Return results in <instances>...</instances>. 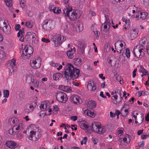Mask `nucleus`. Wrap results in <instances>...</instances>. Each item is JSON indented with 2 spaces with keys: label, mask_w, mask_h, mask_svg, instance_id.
I'll list each match as a JSON object with an SVG mask.
<instances>
[{
  "label": "nucleus",
  "mask_w": 149,
  "mask_h": 149,
  "mask_svg": "<svg viewBox=\"0 0 149 149\" xmlns=\"http://www.w3.org/2000/svg\"><path fill=\"white\" fill-rule=\"evenodd\" d=\"M65 71L62 76L68 80L72 78L76 79L79 76L80 70L78 69H75L71 63H67L65 65Z\"/></svg>",
  "instance_id": "f257e3e1"
},
{
  "label": "nucleus",
  "mask_w": 149,
  "mask_h": 149,
  "mask_svg": "<svg viewBox=\"0 0 149 149\" xmlns=\"http://www.w3.org/2000/svg\"><path fill=\"white\" fill-rule=\"evenodd\" d=\"M64 15L67 19L71 21H74L79 18L81 16L80 12L78 10H72L71 7L68 5L65 6L63 9Z\"/></svg>",
  "instance_id": "f03ea898"
},
{
  "label": "nucleus",
  "mask_w": 149,
  "mask_h": 149,
  "mask_svg": "<svg viewBox=\"0 0 149 149\" xmlns=\"http://www.w3.org/2000/svg\"><path fill=\"white\" fill-rule=\"evenodd\" d=\"M0 29L6 35H9L11 33V27L9 25L7 20L0 19Z\"/></svg>",
  "instance_id": "7ed1b4c3"
},
{
  "label": "nucleus",
  "mask_w": 149,
  "mask_h": 149,
  "mask_svg": "<svg viewBox=\"0 0 149 149\" xmlns=\"http://www.w3.org/2000/svg\"><path fill=\"white\" fill-rule=\"evenodd\" d=\"M91 128L93 131L100 134H104L106 131V127L104 126L101 127L100 123L98 122H93Z\"/></svg>",
  "instance_id": "20e7f679"
},
{
  "label": "nucleus",
  "mask_w": 149,
  "mask_h": 149,
  "mask_svg": "<svg viewBox=\"0 0 149 149\" xmlns=\"http://www.w3.org/2000/svg\"><path fill=\"white\" fill-rule=\"evenodd\" d=\"M66 40V37L60 34H56L52 36L51 40L54 43L55 46L57 47Z\"/></svg>",
  "instance_id": "39448f33"
},
{
  "label": "nucleus",
  "mask_w": 149,
  "mask_h": 149,
  "mask_svg": "<svg viewBox=\"0 0 149 149\" xmlns=\"http://www.w3.org/2000/svg\"><path fill=\"white\" fill-rule=\"evenodd\" d=\"M33 48L29 45L25 46L23 50L22 57L24 59L28 58L33 54Z\"/></svg>",
  "instance_id": "423d86ee"
},
{
  "label": "nucleus",
  "mask_w": 149,
  "mask_h": 149,
  "mask_svg": "<svg viewBox=\"0 0 149 149\" xmlns=\"http://www.w3.org/2000/svg\"><path fill=\"white\" fill-rule=\"evenodd\" d=\"M41 59L39 56H35L31 59L30 61L31 66L33 68L36 69L40 68Z\"/></svg>",
  "instance_id": "0eeeda50"
},
{
  "label": "nucleus",
  "mask_w": 149,
  "mask_h": 149,
  "mask_svg": "<svg viewBox=\"0 0 149 149\" xmlns=\"http://www.w3.org/2000/svg\"><path fill=\"white\" fill-rule=\"evenodd\" d=\"M35 131H31L30 132V134L28 136L29 139L33 141H36L38 140L41 137V134L39 131L38 129Z\"/></svg>",
  "instance_id": "6e6552de"
},
{
  "label": "nucleus",
  "mask_w": 149,
  "mask_h": 149,
  "mask_svg": "<svg viewBox=\"0 0 149 149\" xmlns=\"http://www.w3.org/2000/svg\"><path fill=\"white\" fill-rule=\"evenodd\" d=\"M56 97L58 101L62 103H65L68 100L66 94L62 92L57 93L56 95Z\"/></svg>",
  "instance_id": "1a4fd4ad"
},
{
  "label": "nucleus",
  "mask_w": 149,
  "mask_h": 149,
  "mask_svg": "<svg viewBox=\"0 0 149 149\" xmlns=\"http://www.w3.org/2000/svg\"><path fill=\"white\" fill-rule=\"evenodd\" d=\"M54 22L50 19H46L43 23L42 28L48 30L53 29L54 27Z\"/></svg>",
  "instance_id": "9d476101"
},
{
  "label": "nucleus",
  "mask_w": 149,
  "mask_h": 149,
  "mask_svg": "<svg viewBox=\"0 0 149 149\" xmlns=\"http://www.w3.org/2000/svg\"><path fill=\"white\" fill-rule=\"evenodd\" d=\"M15 63L16 60L14 58L8 61L7 65L9 69V74L10 75H12L16 70L17 67Z\"/></svg>",
  "instance_id": "9b49d317"
},
{
  "label": "nucleus",
  "mask_w": 149,
  "mask_h": 149,
  "mask_svg": "<svg viewBox=\"0 0 149 149\" xmlns=\"http://www.w3.org/2000/svg\"><path fill=\"white\" fill-rule=\"evenodd\" d=\"M139 31L137 29L132 28L131 30L128 31L130 38L132 40L136 38Z\"/></svg>",
  "instance_id": "f8f14e48"
},
{
  "label": "nucleus",
  "mask_w": 149,
  "mask_h": 149,
  "mask_svg": "<svg viewBox=\"0 0 149 149\" xmlns=\"http://www.w3.org/2000/svg\"><path fill=\"white\" fill-rule=\"evenodd\" d=\"M25 38L27 39H32V41L33 43L37 44L38 43V40L36 39V34L33 32H27Z\"/></svg>",
  "instance_id": "ddd939ff"
},
{
  "label": "nucleus",
  "mask_w": 149,
  "mask_h": 149,
  "mask_svg": "<svg viewBox=\"0 0 149 149\" xmlns=\"http://www.w3.org/2000/svg\"><path fill=\"white\" fill-rule=\"evenodd\" d=\"M70 100L74 104H80L82 102V99L77 95H72L70 97Z\"/></svg>",
  "instance_id": "4468645a"
},
{
  "label": "nucleus",
  "mask_w": 149,
  "mask_h": 149,
  "mask_svg": "<svg viewBox=\"0 0 149 149\" xmlns=\"http://www.w3.org/2000/svg\"><path fill=\"white\" fill-rule=\"evenodd\" d=\"M142 48L139 49L134 48L133 50L134 55L137 58H141L144 54Z\"/></svg>",
  "instance_id": "2eb2a0df"
},
{
  "label": "nucleus",
  "mask_w": 149,
  "mask_h": 149,
  "mask_svg": "<svg viewBox=\"0 0 149 149\" xmlns=\"http://www.w3.org/2000/svg\"><path fill=\"white\" fill-rule=\"evenodd\" d=\"M130 136L128 134H126L122 138H120L119 141L122 145H126L129 143L130 140Z\"/></svg>",
  "instance_id": "dca6fc26"
},
{
  "label": "nucleus",
  "mask_w": 149,
  "mask_h": 149,
  "mask_svg": "<svg viewBox=\"0 0 149 149\" xmlns=\"http://www.w3.org/2000/svg\"><path fill=\"white\" fill-rule=\"evenodd\" d=\"M104 16L105 17L106 21L102 24L101 29L104 31L106 33L107 31V26H109L110 23L108 21L109 19L108 15H104Z\"/></svg>",
  "instance_id": "f3484780"
},
{
  "label": "nucleus",
  "mask_w": 149,
  "mask_h": 149,
  "mask_svg": "<svg viewBox=\"0 0 149 149\" xmlns=\"http://www.w3.org/2000/svg\"><path fill=\"white\" fill-rule=\"evenodd\" d=\"M6 145L7 147L12 149H15L19 146L18 143L12 141H7L6 143Z\"/></svg>",
  "instance_id": "a211bd4d"
},
{
  "label": "nucleus",
  "mask_w": 149,
  "mask_h": 149,
  "mask_svg": "<svg viewBox=\"0 0 149 149\" xmlns=\"http://www.w3.org/2000/svg\"><path fill=\"white\" fill-rule=\"evenodd\" d=\"M49 103L48 101L42 102L40 106L41 110L42 111H45L48 110L49 107Z\"/></svg>",
  "instance_id": "6ab92c4d"
},
{
  "label": "nucleus",
  "mask_w": 149,
  "mask_h": 149,
  "mask_svg": "<svg viewBox=\"0 0 149 149\" xmlns=\"http://www.w3.org/2000/svg\"><path fill=\"white\" fill-rule=\"evenodd\" d=\"M87 88L88 90L91 91L95 90L96 87L94 81H89L87 84Z\"/></svg>",
  "instance_id": "aec40b11"
},
{
  "label": "nucleus",
  "mask_w": 149,
  "mask_h": 149,
  "mask_svg": "<svg viewBox=\"0 0 149 149\" xmlns=\"http://www.w3.org/2000/svg\"><path fill=\"white\" fill-rule=\"evenodd\" d=\"M36 105V103L35 101L32 102L30 104L29 108L25 109V112L28 113L32 112Z\"/></svg>",
  "instance_id": "412c9836"
},
{
  "label": "nucleus",
  "mask_w": 149,
  "mask_h": 149,
  "mask_svg": "<svg viewBox=\"0 0 149 149\" xmlns=\"http://www.w3.org/2000/svg\"><path fill=\"white\" fill-rule=\"evenodd\" d=\"M147 15L148 14L147 13L143 12L136 15V17L138 19H144L146 18Z\"/></svg>",
  "instance_id": "4be33fe9"
},
{
  "label": "nucleus",
  "mask_w": 149,
  "mask_h": 149,
  "mask_svg": "<svg viewBox=\"0 0 149 149\" xmlns=\"http://www.w3.org/2000/svg\"><path fill=\"white\" fill-rule=\"evenodd\" d=\"M84 114L85 115L92 118L95 117V115L93 111L90 110H85L84 111Z\"/></svg>",
  "instance_id": "5701e85b"
},
{
  "label": "nucleus",
  "mask_w": 149,
  "mask_h": 149,
  "mask_svg": "<svg viewBox=\"0 0 149 149\" xmlns=\"http://www.w3.org/2000/svg\"><path fill=\"white\" fill-rule=\"evenodd\" d=\"M80 127L84 130L87 129L88 127V122L85 120H82L79 123Z\"/></svg>",
  "instance_id": "b1692460"
},
{
  "label": "nucleus",
  "mask_w": 149,
  "mask_h": 149,
  "mask_svg": "<svg viewBox=\"0 0 149 149\" xmlns=\"http://www.w3.org/2000/svg\"><path fill=\"white\" fill-rule=\"evenodd\" d=\"M13 128L14 129H15V133L18 132L20 130L23 129V125L22 123H19L17 125H14Z\"/></svg>",
  "instance_id": "393cba45"
},
{
  "label": "nucleus",
  "mask_w": 149,
  "mask_h": 149,
  "mask_svg": "<svg viewBox=\"0 0 149 149\" xmlns=\"http://www.w3.org/2000/svg\"><path fill=\"white\" fill-rule=\"evenodd\" d=\"M74 64L77 66H79L81 65L82 60L81 58H74L73 59Z\"/></svg>",
  "instance_id": "a878e982"
},
{
  "label": "nucleus",
  "mask_w": 149,
  "mask_h": 149,
  "mask_svg": "<svg viewBox=\"0 0 149 149\" xmlns=\"http://www.w3.org/2000/svg\"><path fill=\"white\" fill-rule=\"evenodd\" d=\"M87 106L88 107L92 109L95 107L96 103L94 101H89L87 104Z\"/></svg>",
  "instance_id": "bb28decb"
},
{
  "label": "nucleus",
  "mask_w": 149,
  "mask_h": 149,
  "mask_svg": "<svg viewBox=\"0 0 149 149\" xmlns=\"http://www.w3.org/2000/svg\"><path fill=\"white\" fill-rule=\"evenodd\" d=\"M75 52V50L73 51L72 49L71 48L70 50H69L67 52V55L68 56V57L72 59V58L74 56L73 54Z\"/></svg>",
  "instance_id": "cd10ccee"
},
{
  "label": "nucleus",
  "mask_w": 149,
  "mask_h": 149,
  "mask_svg": "<svg viewBox=\"0 0 149 149\" xmlns=\"http://www.w3.org/2000/svg\"><path fill=\"white\" fill-rule=\"evenodd\" d=\"M24 32L21 30L19 31L17 33V36L18 37H20L19 40L22 42H23L24 40Z\"/></svg>",
  "instance_id": "c85d7f7f"
},
{
  "label": "nucleus",
  "mask_w": 149,
  "mask_h": 149,
  "mask_svg": "<svg viewBox=\"0 0 149 149\" xmlns=\"http://www.w3.org/2000/svg\"><path fill=\"white\" fill-rule=\"evenodd\" d=\"M113 97L115 99V100H114L113 101V103L116 104H120L123 99V97H121V96H120V101H117L118 100V96L117 95H115L113 96Z\"/></svg>",
  "instance_id": "c756f323"
},
{
  "label": "nucleus",
  "mask_w": 149,
  "mask_h": 149,
  "mask_svg": "<svg viewBox=\"0 0 149 149\" xmlns=\"http://www.w3.org/2000/svg\"><path fill=\"white\" fill-rule=\"evenodd\" d=\"M61 74L59 73H56L54 74L53 75V79L56 81H58L59 78L61 77Z\"/></svg>",
  "instance_id": "7c9ffc66"
},
{
  "label": "nucleus",
  "mask_w": 149,
  "mask_h": 149,
  "mask_svg": "<svg viewBox=\"0 0 149 149\" xmlns=\"http://www.w3.org/2000/svg\"><path fill=\"white\" fill-rule=\"evenodd\" d=\"M32 85L35 88H38L39 85V81L36 79H33L32 82Z\"/></svg>",
  "instance_id": "2f4dec72"
},
{
  "label": "nucleus",
  "mask_w": 149,
  "mask_h": 149,
  "mask_svg": "<svg viewBox=\"0 0 149 149\" xmlns=\"http://www.w3.org/2000/svg\"><path fill=\"white\" fill-rule=\"evenodd\" d=\"M25 25L28 28H31L33 26V22L31 20L26 21Z\"/></svg>",
  "instance_id": "473e14b6"
},
{
  "label": "nucleus",
  "mask_w": 149,
  "mask_h": 149,
  "mask_svg": "<svg viewBox=\"0 0 149 149\" xmlns=\"http://www.w3.org/2000/svg\"><path fill=\"white\" fill-rule=\"evenodd\" d=\"M140 68L139 69V71L141 72L143 74V75H148L149 73L143 67L140 65Z\"/></svg>",
  "instance_id": "72a5a7b5"
},
{
  "label": "nucleus",
  "mask_w": 149,
  "mask_h": 149,
  "mask_svg": "<svg viewBox=\"0 0 149 149\" xmlns=\"http://www.w3.org/2000/svg\"><path fill=\"white\" fill-rule=\"evenodd\" d=\"M33 80L32 79L31 77L29 75H26V82L28 84H30L31 82H32Z\"/></svg>",
  "instance_id": "f704fd0d"
},
{
  "label": "nucleus",
  "mask_w": 149,
  "mask_h": 149,
  "mask_svg": "<svg viewBox=\"0 0 149 149\" xmlns=\"http://www.w3.org/2000/svg\"><path fill=\"white\" fill-rule=\"evenodd\" d=\"M77 27H76V29H78L79 31H82L83 29V24L81 23L80 22H78L77 23Z\"/></svg>",
  "instance_id": "c9c22d12"
},
{
  "label": "nucleus",
  "mask_w": 149,
  "mask_h": 149,
  "mask_svg": "<svg viewBox=\"0 0 149 149\" xmlns=\"http://www.w3.org/2000/svg\"><path fill=\"white\" fill-rule=\"evenodd\" d=\"M128 109H122L121 110V113L123 114V116H126L128 113Z\"/></svg>",
  "instance_id": "e433bc0d"
},
{
  "label": "nucleus",
  "mask_w": 149,
  "mask_h": 149,
  "mask_svg": "<svg viewBox=\"0 0 149 149\" xmlns=\"http://www.w3.org/2000/svg\"><path fill=\"white\" fill-rule=\"evenodd\" d=\"M125 54L127 58H130V52L128 48H126L125 49Z\"/></svg>",
  "instance_id": "4c0bfd02"
},
{
  "label": "nucleus",
  "mask_w": 149,
  "mask_h": 149,
  "mask_svg": "<svg viewBox=\"0 0 149 149\" xmlns=\"http://www.w3.org/2000/svg\"><path fill=\"white\" fill-rule=\"evenodd\" d=\"M7 6L11 7L12 6V0H4Z\"/></svg>",
  "instance_id": "58836bf2"
},
{
  "label": "nucleus",
  "mask_w": 149,
  "mask_h": 149,
  "mask_svg": "<svg viewBox=\"0 0 149 149\" xmlns=\"http://www.w3.org/2000/svg\"><path fill=\"white\" fill-rule=\"evenodd\" d=\"M130 27V25L129 24L125 23L124 24L123 27V31H126L127 29L129 28Z\"/></svg>",
  "instance_id": "ea45409f"
},
{
  "label": "nucleus",
  "mask_w": 149,
  "mask_h": 149,
  "mask_svg": "<svg viewBox=\"0 0 149 149\" xmlns=\"http://www.w3.org/2000/svg\"><path fill=\"white\" fill-rule=\"evenodd\" d=\"M123 128H119L118 129L117 132L118 135L121 136L123 134Z\"/></svg>",
  "instance_id": "a19ab883"
},
{
  "label": "nucleus",
  "mask_w": 149,
  "mask_h": 149,
  "mask_svg": "<svg viewBox=\"0 0 149 149\" xmlns=\"http://www.w3.org/2000/svg\"><path fill=\"white\" fill-rule=\"evenodd\" d=\"M83 66L84 68L86 69L89 71L92 70V68L91 67L90 65L89 64H84Z\"/></svg>",
  "instance_id": "79ce46f5"
},
{
  "label": "nucleus",
  "mask_w": 149,
  "mask_h": 149,
  "mask_svg": "<svg viewBox=\"0 0 149 149\" xmlns=\"http://www.w3.org/2000/svg\"><path fill=\"white\" fill-rule=\"evenodd\" d=\"M143 4L145 7H149V0H143Z\"/></svg>",
  "instance_id": "37998d69"
},
{
  "label": "nucleus",
  "mask_w": 149,
  "mask_h": 149,
  "mask_svg": "<svg viewBox=\"0 0 149 149\" xmlns=\"http://www.w3.org/2000/svg\"><path fill=\"white\" fill-rule=\"evenodd\" d=\"M58 110V107L57 105H55L54 106V109L53 110V113L55 114L57 113Z\"/></svg>",
  "instance_id": "c03bdc74"
},
{
  "label": "nucleus",
  "mask_w": 149,
  "mask_h": 149,
  "mask_svg": "<svg viewBox=\"0 0 149 149\" xmlns=\"http://www.w3.org/2000/svg\"><path fill=\"white\" fill-rule=\"evenodd\" d=\"M9 94V91L7 90L4 91L3 92L4 97L6 98H8Z\"/></svg>",
  "instance_id": "a18cd8bd"
},
{
  "label": "nucleus",
  "mask_w": 149,
  "mask_h": 149,
  "mask_svg": "<svg viewBox=\"0 0 149 149\" xmlns=\"http://www.w3.org/2000/svg\"><path fill=\"white\" fill-rule=\"evenodd\" d=\"M116 45H117V46H119L120 47H121V48H123V43L120 41H117L115 44V47H116Z\"/></svg>",
  "instance_id": "49530a36"
},
{
  "label": "nucleus",
  "mask_w": 149,
  "mask_h": 149,
  "mask_svg": "<svg viewBox=\"0 0 149 149\" xmlns=\"http://www.w3.org/2000/svg\"><path fill=\"white\" fill-rule=\"evenodd\" d=\"M5 54L3 51L0 49V59H2L5 56Z\"/></svg>",
  "instance_id": "de8ad7c7"
},
{
  "label": "nucleus",
  "mask_w": 149,
  "mask_h": 149,
  "mask_svg": "<svg viewBox=\"0 0 149 149\" xmlns=\"http://www.w3.org/2000/svg\"><path fill=\"white\" fill-rule=\"evenodd\" d=\"M53 11L54 13L57 14H59L61 12V9L59 8H58L56 7L54 9V10Z\"/></svg>",
  "instance_id": "09e8293b"
},
{
  "label": "nucleus",
  "mask_w": 149,
  "mask_h": 149,
  "mask_svg": "<svg viewBox=\"0 0 149 149\" xmlns=\"http://www.w3.org/2000/svg\"><path fill=\"white\" fill-rule=\"evenodd\" d=\"M20 3L21 7L24 8L25 7V0H19Z\"/></svg>",
  "instance_id": "8fccbe9b"
},
{
  "label": "nucleus",
  "mask_w": 149,
  "mask_h": 149,
  "mask_svg": "<svg viewBox=\"0 0 149 149\" xmlns=\"http://www.w3.org/2000/svg\"><path fill=\"white\" fill-rule=\"evenodd\" d=\"M71 91V89L70 87L68 86H65L64 90V91L66 92H70Z\"/></svg>",
  "instance_id": "3c124183"
},
{
  "label": "nucleus",
  "mask_w": 149,
  "mask_h": 149,
  "mask_svg": "<svg viewBox=\"0 0 149 149\" xmlns=\"http://www.w3.org/2000/svg\"><path fill=\"white\" fill-rule=\"evenodd\" d=\"M146 43V39L145 38H143L141 40L139 41V43L141 46H143V45H145Z\"/></svg>",
  "instance_id": "603ef678"
},
{
  "label": "nucleus",
  "mask_w": 149,
  "mask_h": 149,
  "mask_svg": "<svg viewBox=\"0 0 149 149\" xmlns=\"http://www.w3.org/2000/svg\"><path fill=\"white\" fill-rule=\"evenodd\" d=\"M87 140V137H84V138L83 140L81 142V144L82 145L83 144H86Z\"/></svg>",
  "instance_id": "864d4df0"
},
{
  "label": "nucleus",
  "mask_w": 149,
  "mask_h": 149,
  "mask_svg": "<svg viewBox=\"0 0 149 149\" xmlns=\"http://www.w3.org/2000/svg\"><path fill=\"white\" fill-rule=\"evenodd\" d=\"M56 8V7L55 6H54V5H51L49 7V9L50 11L53 12V10H54V9H55Z\"/></svg>",
  "instance_id": "5fc2aeb1"
},
{
  "label": "nucleus",
  "mask_w": 149,
  "mask_h": 149,
  "mask_svg": "<svg viewBox=\"0 0 149 149\" xmlns=\"http://www.w3.org/2000/svg\"><path fill=\"white\" fill-rule=\"evenodd\" d=\"M123 21L125 22V23L129 24L130 20L125 17L122 18Z\"/></svg>",
  "instance_id": "6e6d98bb"
},
{
  "label": "nucleus",
  "mask_w": 149,
  "mask_h": 149,
  "mask_svg": "<svg viewBox=\"0 0 149 149\" xmlns=\"http://www.w3.org/2000/svg\"><path fill=\"white\" fill-rule=\"evenodd\" d=\"M50 64L52 66L54 67H57L58 65V63H54L53 61L50 62Z\"/></svg>",
  "instance_id": "4d7b16f0"
},
{
  "label": "nucleus",
  "mask_w": 149,
  "mask_h": 149,
  "mask_svg": "<svg viewBox=\"0 0 149 149\" xmlns=\"http://www.w3.org/2000/svg\"><path fill=\"white\" fill-rule=\"evenodd\" d=\"M123 48L120 47L119 46H117V51L119 53H121L122 50Z\"/></svg>",
  "instance_id": "13d9d810"
},
{
  "label": "nucleus",
  "mask_w": 149,
  "mask_h": 149,
  "mask_svg": "<svg viewBox=\"0 0 149 149\" xmlns=\"http://www.w3.org/2000/svg\"><path fill=\"white\" fill-rule=\"evenodd\" d=\"M129 108V106L128 104L127 103H125L124 106L123 107L122 109H128Z\"/></svg>",
  "instance_id": "bf43d9fd"
},
{
  "label": "nucleus",
  "mask_w": 149,
  "mask_h": 149,
  "mask_svg": "<svg viewBox=\"0 0 149 149\" xmlns=\"http://www.w3.org/2000/svg\"><path fill=\"white\" fill-rule=\"evenodd\" d=\"M41 40L42 41L46 43H49L50 42V40L49 39L45 38H42V39Z\"/></svg>",
  "instance_id": "052dcab7"
},
{
  "label": "nucleus",
  "mask_w": 149,
  "mask_h": 149,
  "mask_svg": "<svg viewBox=\"0 0 149 149\" xmlns=\"http://www.w3.org/2000/svg\"><path fill=\"white\" fill-rule=\"evenodd\" d=\"M94 34L97 37V39H98L99 37V36L100 35V32L97 31H94Z\"/></svg>",
  "instance_id": "680f3d73"
},
{
  "label": "nucleus",
  "mask_w": 149,
  "mask_h": 149,
  "mask_svg": "<svg viewBox=\"0 0 149 149\" xmlns=\"http://www.w3.org/2000/svg\"><path fill=\"white\" fill-rule=\"evenodd\" d=\"M92 140L94 144H97L98 141L97 139L94 138H92Z\"/></svg>",
  "instance_id": "e2e57ef3"
},
{
  "label": "nucleus",
  "mask_w": 149,
  "mask_h": 149,
  "mask_svg": "<svg viewBox=\"0 0 149 149\" xmlns=\"http://www.w3.org/2000/svg\"><path fill=\"white\" fill-rule=\"evenodd\" d=\"M121 79L120 76H118L116 77V79L119 82L120 84H122L123 83V81H121L120 79Z\"/></svg>",
  "instance_id": "0e129e2a"
},
{
  "label": "nucleus",
  "mask_w": 149,
  "mask_h": 149,
  "mask_svg": "<svg viewBox=\"0 0 149 149\" xmlns=\"http://www.w3.org/2000/svg\"><path fill=\"white\" fill-rule=\"evenodd\" d=\"M115 94H117L118 93V94L120 95V96H121V90L119 89L116 90L115 91Z\"/></svg>",
  "instance_id": "69168bd1"
},
{
  "label": "nucleus",
  "mask_w": 149,
  "mask_h": 149,
  "mask_svg": "<svg viewBox=\"0 0 149 149\" xmlns=\"http://www.w3.org/2000/svg\"><path fill=\"white\" fill-rule=\"evenodd\" d=\"M139 147H142L144 146V141H141L139 143Z\"/></svg>",
  "instance_id": "338daca9"
},
{
  "label": "nucleus",
  "mask_w": 149,
  "mask_h": 149,
  "mask_svg": "<svg viewBox=\"0 0 149 149\" xmlns=\"http://www.w3.org/2000/svg\"><path fill=\"white\" fill-rule=\"evenodd\" d=\"M77 118V117L76 116H72L71 117V119L74 121L76 120Z\"/></svg>",
  "instance_id": "774afa93"
}]
</instances>
